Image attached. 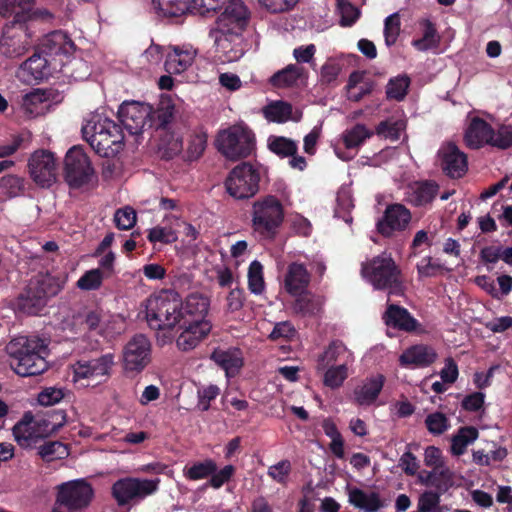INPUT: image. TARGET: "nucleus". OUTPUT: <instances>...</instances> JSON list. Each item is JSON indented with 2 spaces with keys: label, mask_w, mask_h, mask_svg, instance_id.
<instances>
[{
  "label": "nucleus",
  "mask_w": 512,
  "mask_h": 512,
  "mask_svg": "<svg viewBox=\"0 0 512 512\" xmlns=\"http://www.w3.org/2000/svg\"><path fill=\"white\" fill-rule=\"evenodd\" d=\"M39 454L43 459L49 461L55 458L61 459L68 456L69 450L67 445L60 441H49L39 447Z\"/></svg>",
  "instance_id": "obj_57"
},
{
  "label": "nucleus",
  "mask_w": 512,
  "mask_h": 512,
  "mask_svg": "<svg viewBox=\"0 0 512 512\" xmlns=\"http://www.w3.org/2000/svg\"><path fill=\"white\" fill-rule=\"evenodd\" d=\"M411 79L407 74H401L389 79L386 86V98L388 100L402 101L408 93Z\"/></svg>",
  "instance_id": "obj_43"
},
{
  "label": "nucleus",
  "mask_w": 512,
  "mask_h": 512,
  "mask_svg": "<svg viewBox=\"0 0 512 512\" xmlns=\"http://www.w3.org/2000/svg\"><path fill=\"white\" fill-rule=\"evenodd\" d=\"M383 320L387 326L405 332L416 331L420 326L418 320L406 308L397 304H388Z\"/></svg>",
  "instance_id": "obj_28"
},
{
  "label": "nucleus",
  "mask_w": 512,
  "mask_h": 512,
  "mask_svg": "<svg viewBox=\"0 0 512 512\" xmlns=\"http://www.w3.org/2000/svg\"><path fill=\"white\" fill-rule=\"evenodd\" d=\"M153 7L159 16L177 18L190 13L189 0H152Z\"/></svg>",
  "instance_id": "obj_35"
},
{
  "label": "nucleus",
  "mask_w": 512,
  "mask_h": 512,
  "mask_svg": "<svg viewBox=\"0 0 512 512\" xmlns=\"http://www.w3.org/2000/svg\"><path fill=\"white\" fill-rule=\"evenodd\" d=\"M454 485V473L449 467L444 466L435 469V477L433 478L432 487L440 495L445 494Z\"/></svg>",
  "instance_id": "obj_52"
},
{
  "label": "nucleus",
  "mask_w": 512,
  "mask_h": 512,
  "mask_svg": "<svg viewBox=\"0 0 512 512\" xmlns=\"http://www.w3.org/2000/svg\"><path fill=\"white\" fill-rule=\"evenodd\" d=\"M210 309V298L199 292L187 295L184 301L181 300V314L183 323L197 324L211 323L207 319Z\"/></svg>",
  "instance_id": "obj_20"
},
{
  "label": "nucleus",
  "mask_w": 512,
  "mask_h": 512,
  "mask_svg": "<svg viewBox=\"0 0 512 512\" xmlns=\"http://www.w3.org/2000/svg\"><path fill=\"white\" fill-rule=\"evenodd\" d=\"M441 496L433 490L424 491L418 499V512H436V508L440 504Z\"/></svg>",
  "instance_id": "obj_63"
},
{
  "label": "nucleus",
  "mask_w": 512,
  "mask_h": 512,
  "mask_svg": "<svg viewBox=\"0 0 512 512\" xmlns=\"http://www.w3.org/2000/svg\"><path fill=\"white\" fill-rule=\"evenodd\" d=\"M479 432L473 426L461 427L457 434L452 437L451 452L455 456H460L465 453L469 444L478 438Z\"/></svg>",
  "instance_id": "obj_40"
},
{
  "label": "nucleus",
  "mask_w": 512,
  "mask_h": 512,
  "mask_svg": "<svg viewBox=\"0 0 512 512\" xmlns=\"http://www.w3.org/2000/svg\"><path fill=\"white\" fill-rule=\"evenodd\" d=\"M400 17L398 13L389 15L384 22L385 44L390 47L394 45L400 34Z\"/></svg>",
  "instance_id": "obj_59"
},
{
  "label": "nucleus",
  "mask_w": 512,
  "mask_h": 512,
  "mask_svg": "<svg viewBox=\"0 0 512 512\" xmlns=\"http://www.w3.org/2000/svg\"><path fill=\"white\" fill-rule=\"evenodd\" d=\"M175 116V104L171 97H162L156 108L151 106L148 129H168Z\"/></svg>",
  "instance_id": "obj_30"
},
{
  "label": "nucleus",
  "mask_w": 512,
  "mask_h": 512,
  "mask_svg": "<svg viewBox=\"0 0 512 512\" xmlns=\"http://www.w3.org/2000/svg\"><path fill=\"white\" fill-rule=\"evenodd\" d=\"M195 56L196 51L192 48L174 47L166 56L165 70L169 74H180L192 65Z\"/></svg>",
  "instance_id": "obj_33"
},
{
  "label": "nucleus",
  "mask_w": 512,
  "mask_h": 512,
  "mask_svg": "<svg viewBox=\"0 0 512 512\" xmlns=\"http://www.w3.org/2000/svg\"><path fill=\"white\" fill-rule=\"evenodd\" d=\"M436 29L431 22H427L422 38L413 40L412 45L419 51H426L435 47L438 43L436 39Z\"/></svg>",
  "instance_id": "obj_62"
},
{
  "label": "nucleus",
  "mask_w": 512,
  "mask_h": 512,
  "mask_svg": "<svg viewBox=\"0 0 512 512\" xmlns=\"http://www.w3.org/2000/svg\"><path fill=\"white\" fill-rule=\"evenodd\" d=\"M405 121L400 119L388 118L381 121L375 128L378 136L391 141H397L400 138L401 132L405 129Z\"/></svg>",
  "instance_id": "obj_45"
},
{
  "label": "nucleus",
  "mask_w": 512,
  "mask_h": 512,
  "mask_svg": "<svg viewBox=\"0 0 512 512\" xmlns=\"http://www.w3.org/2000/svg\"><path fill=\"white\" fill-rule=\"evenodd\" d=\"M268 149L280 158H287L297 153L298 145L290 138L271 135L268 138Z\"/></svg>",
  "instance_id": "obj_42"
},
{
  "label": "nucleus",
  "mask_w": 512,
  "mask_h": 512,
  "mask_svg": "<svg viewBox=\"0 0 512 512\" xmlns=\"http://www.w3.org/2000/svg\"><path fill=\"white\" fill-rule=\"evenodd\" d=\"M92 497L93 489L85 480L69 481L58 486L56 505L79 510L87 507Z\"/></svg>",
  "instance_id": "obj_12"
},
{
  "label": "nucleus",
  "mask_w": 512,
  "mask_h": 512,
  "mask_svg": "<svg viewBox=\"0 0 512 512\" xmlns=\"http://www.w3.org/2000/svg\"><path fill=\"white\" fill-rule=\"evenodd\" d=\"M443 172L450 178L458 179L465 175L468 169L467 156L454 143H448L438 152Z\"/></svg>",
  "instance_id": "obj_21"
},
{
  "label": "nucleus",
  "mask_w": 512,
  "mask_h": 512,
  "mask_svg": "<svg viewBox=\"0 0 512 512\" xmlns=\"http://www.w3.org/2000/svg\"><path fill=\"white\" fill-rule=\"evenodd\" d=\"M151 361V343L143 334L133 336L123 350L126 371L141 372Z\"/></svg>",
  "instance_id": "obj_15"
},
{
  "label": "nucleus",
  "mask_w": 512,
  "mask_h": 512,
  "mask_svg": "<svg viewBox=\"0 0 512 512\" xmlns=\"http://www.w3.org/2000/svg\"><path fill=\"white\" fill-rule=\"evenodd\" d=\"M34 0H0V15L3 17L14 14L10 23L23 25L31 18V8Z\"/></svg>",
  "instance_id": "obj_32"
},
{
  "label": "nucleus",
  "mask_w": 512,
  "mask_h": 512,
  "mask_svg": "<svg viewBox=\"0 0 512 512\" xmlns=\"http://www.w3.org/2000/svg\"><path fill=\"white\" fill-rule=\"evenodd\" d=\"M114 222L118 229L129 230L136 223V212L133 208L126 206L118 209L114 215Z\"/></svg>",
  "instance_id": "obj_64"
},
{
  "label": "nucleus",
  "mask_w": 512,
  "mask_h": 512,
  "mask_svg": "<svg viewBox=\"0 0 512 512\" xmlns=\"http://www.w3.org/2000/svg\"><path fill=\"white\" fill-rule=\"evenodd\" d=\"M207 146V134L203 131L195 132L190 136L186 150L187 160L194 161L199 159Z\"/></svg>",
  "instance_id": "obj_53"
},
{
  "label": "nucleus",
  "mask_w": 512,
  "mask_h": 512,
  "mask_svg": "<svg viewBox=\"0 0 512 512\" xmlns=\"http://www.w3.org/2000/svg\"><path fill=\"white\" fill-rule=\"evenodd\" d=\"M374 135V131L368 129L364 124L357 123L352 128L343 132L342 138L345 148L357 149L367 139Z\"/></svg>",
  "instance_id": "obj_39"
},
{
  "label": "nucleus",
  "mask_w": 512,
  "mask_h": 512,
  "mask_svg": "<svg viewBox=\"0 0 512 512\" xmlns=\"http://www.w3.org/2000/svg\"><path fill=\"white\" fill-rule=\"evenodd\" d=\"M30 176L42 188H49L57 181V161L48 150L35 151L28 162Z\"/></svg>",
  "instance_id": "obj_13"
},
{
  "label": "nucleus",
  "mask_w": 512,
  "mask_h": 512,
  "mask_svg": "<svg viewBox=\"0 0 512 512\" xmlns=\"http://www.w3.org/2000/svg\"><path fill=\"white\" fill-rule=\"evenodd\" d=\"M0 191L10 198L17 197L24 191V180L16 175L0 178Z\"/></svg>",
  "instance_id": "obj_56"
},
{
  "label": "nucleus",
  "mask_w": 512,
  "mask_h": 512,
  "mask_svg": "<svg viewBox=\"0 0 512 512\" xmlns=\"http://www.w3.org/2000/svg\"><path fill=\"white\" fill-rule=\"evenodd\" d=\"M261 9L272 15L293 11L300 0H257Z\"/></svg>",
  "instance_id": "obj_50"
},
{
  "label": "nucleus",
  "mask_w": 512,
  "mask_h": 512,
  "mask_svg": "<svg viewBox=\"0 0 512 512\" xmlns=\"http://www.w3.org/2000/svg\"><path fill=\"white\" fill-rule=\"evenodd\" d=\"M160 479L125 477L113 483L111 494L119 506L137 504L159 489Z\"/></svg>",
  "instance_id": "obj_9"
},
{
  "label": "nucleus",
  "mask_w": 512,
  "mask_h": 512,
  "mask_svg": "<svg viewBox=\"0 0 512 512\" xmlns=\"http://www.w3.org/2000/svg\"><path fill=\"white\" fill-rule=\"evenodd\" d=\"M105 273L100 268L86 271L77 281L76 285L83 291L98 290L103 283Z\"/></svg>",
  "instance_id": "obj_49"
},
{
  "label": "nucleus",
  "mask_w": 512,
  "mask_h": 512,
  "mask_svg": "<svg viewBox=\"0 0 512 512\" xmlns=\"http://www.w3.org/2000/svg\"><path fill=\"white\" fill-rule=\"evenodd\" d=\"M11 367L21 377L36 376L48 369V347L38 337H20L7 344Z\"/></svg>",
  "instance_id": "obj_1"
},
{
  "label": "nucleus",
  "mask_w": 512,
  "mask_h": 512,
  "mask_svg": "<svg viewBox=\"0 0 512 512\" xmlns=\"http://www.w3.org/2000/svg\"><path fill=\"white\" fill-rule=\"evenodd\" d=\"M304 71V68L297 64H289L282 70L274 73L270 78V83L277 88L292 87L297 85Z\"/></svg>",
  "instance_id": "obj_36"
},
{
  "label": "nucleus",
  "mask_w": 512,
  "mask_h": 512,
  "mask_svg": "<svg viewBox=\"0 0 512 512\" xmlns=\"http://www.w3.org/2000/svg\"><path fill=\"white\" fill-rule=\"evenodd\" d=\"M209 36L214 39L216 52L222 62H234L244 55L242 34L234 37L232 31L226 33L216 28L210 30Z\"/></svg>",
  "instance_id": "obj_19"
},
{
  "label": "nucleus",
  "mask_w": 512,
  "mask_h": 512,
  "mask_svg": "<svg viewBox=\"0 0 512 512\" xmlns=\"http://www.w3.org/2000/svg\"><path fill=\"white\" fill-rule=\"evenodd\" d=\"M210 359L225 371L228 378L237 376L244 366L243 352L238 347L215 348L210 354Z\"/></svg>",
  "instance_id": "obj_23"
},
{
  "label": "nucleus",
  "mask_w": 512,
  "mask_h": 512,
  "mask_svg": "<svg viewBox=\"0 0 512 512\" xmlns=\"http://www.w3.org/2000/svg\"><path fill=\"white\" fill-rule=\"evenodd\" d=\"M178 325L183 328V331L177 337L176 345L182 351H190L197 347L212 329L211 323H200L197 325L181 322Z\"/></svg>",
  "instance_id": "obj_27"
},
{
  "label": "nucleus",
  "mask_w": 512,
  "mask_h": 512,
  "mask_svg": "<svg viewBox=\"0 0 512 512\" xmlns=\"http://www.w3.org/2000/svg\"><path fill=\"white\" fill-rule=\"evenodd\" d=\"M74 44L67 40V37L60 33L54 32L49 34L42 43V52L47 56H58L67 54Z\"/></svg>",
  "instance_id": "obj_38"
},
{
  "label": "nucleus",
  "mask_w": 512,
  "mask_h": 512,
  "mask_svg": "<svg viewBox=\"0 0 512 512\" xmlns=\"http://www.w3.org/2000/svg\"><path fill=\"white\" fill-rule=\"evenodd\" d=\"M493 135V127L484 119L475 117L471 120L464 139L469 148L479 149L486 144L491 146Z\"/></svg>",
  "instance_id": "obj_26"
},
{
  "label": "nucleus",
  "mask_w": 512,
  "mask_h": 512,
  "mask_svg": "<svg viewBox=\"0 0 512 512\" xmlns=\"http://www.w3.org/2000/svg\"><path fill=\"white\" fill-rule=\"evenodd\" d=\"M338 8L341 15L340 25L342 27H351L360 17V10L349 1L338 0Z\"/></svg>",
  "instance_id": "obj_60"
},
{
  "label": "nucleus",
  "mask_w": 512,
  "mask_h": 512,
  "mask_svg": "<svg viewBox=\"0 0 512 512\" xmlns=\"http://www.w3.org/2000/svg\"><path fill=\"white\" fill-rule=\"evenodd\" d=\"M115 365L112 353L103 354L93 359H79L72 365L74 380L91 379L97 383L106 382Z\"/></svg>",
  "instance_id": "obj_11"
},
{
  "label": "nucleus",
  "mask_w": 512,
  "mask_h": 512,
  "mask_svg": "<svg viewBox=\"0 0 512 512\" xmlns=\"http://www.w3.org/2000/svg\"><path fill=\"white\" fill-rule=\"evenodd\" d=\"M491 146L501 150L512 147V125L502 124L497 131L494 130Z\"/></svg>",
  "instance_id": "obj_61"
},
{
  "label": "nucleus",
  "mask_w": 512,
  "mask_h": 512,
  "mask_svg": "<svg viewBox=\"0 0 512 512\" xmlns=\"http://www.w3.org/2000/svg\"><path fill=\"white\" fill-rule=\"evenodd\" d=\"M47 436L58 431L67 421V415L63 409H52L47 413V418L40 419Z\"/></svg>",
  "instance_id": "obj_54"
},
{
  "label": "nucleus",
  "mask_w": 512,
  "mask_h": 512,
  "mask_svg": "<svg viewBox=\"0 0 512 512\" xmlns=\"http://www.w3.org/2000/svg\"><path fill=\"white\" fill-rule=\"evenodd\" d=\"M259 169L250 162L236 165L225 180L227 193L236 200L252 198L259 191Z\"/></svg>",
  "instance_id": "obj_8"
},
{
  "label": "nucleus",
  "mask_w": 512,
  "mask_h": 512,
  "mask_svg": "<svg viewBox=\"0 0 512 512\" xmlns=\"http://www.w3.org/2000/svg\"><path fill=\"white\" fill-rule=\"evenodd\" d=\"M349 503L364 512H377L383 507L379 493H366L358 487L348 489Z\"/></svg>",
  "instance_id": "obj_34"
},
{
  "label": "nucleus",
  "mask_w": 512,
  "mask_h": 512,
  "mask_svg": "<svg viewBox=\"0 0 512 512\" xmlns=\"http://www.w3.org/2000/svg\"><path fill=\"white\" fill-rule=\"evenodd\" d=\"M13 435L22 447L37 444L39 439L47 436L40 420H36L31 412H26L22 419L13 427Z\"/></svg>",
  "instance_id": "obj_22"
},
{
  "label": "nucleus",
  "mask_w": 512,
  "mask_h": 512,
  "mask_svg": "<svg viewBox=\"0 0 512 512\" xmlns=\"http://www.w3.org/2000/svg\"><path fill=\"white\" fill-rule=\"evenodd\" d=\"M217 464L213 459H205L201 462H195L190 467H185L183 470L184 476L192 481L205 479L210 477L213 472H216Z\"/></svg>",
  "instance_id": "obj_44"
},
{
  "label": "nucleus",
  "mask_w": 512,
  "mask_h": 512,
  "mask_svg": "<svg viewBox=\"0 0 512 512\" xmlns=\"http://www.w3.org/2000/svg\"><path fill=\"white\" fill-rule=\"evenodd\" d=\"M411 212L403 204L388 205L381 219L378 220L377 231L384 237H391L394 232L405 230L411 221Z\"/></svg>",
  "instance_id": "obj_18"
},
{
  "label": "nucleus",
  "mask_w": 512,
  "mask_h": 512,
  "mask_svg": "<svg viewBox=\"0 0 512 512\" xmlns=\"http://www.w3.org/2000/svg\"><path fill=\"white\" fill-rule=\"evenodd\" d=\"M293 107L290 103L284 101H276L264 109L265 117L276 123L287 122L292 115Z\"/></svg>",
  "instance_id": "obj_47"
},
{
  "label": "nucleus",
  "mask_w": 512,
  "mask_h": 512,
  "mask_svg": "<svg viewBox=\"0 0 512 512\" xmlns=\"http://www.w3.org/2000/svg\"><path fill=\"white\" fill-rule=\"evenodd\" d=\"M64 284V279L50 273L35 275L17 297L18 309L28 315H39L48 301L60 293Z\"/></svg>",
  "instance_id": "obj_3"
},
{
  "label": "nucleus",
  "mask_w": 512,
  "mask_h": 512,
  "mask_svg": "<svg viewBox=\"0 0 512 512\" xmlns=\"http://www.w3.org/2000/svg\"><path fill=\"white\" fill-rule=\"evenodd\" d=\"M347 353V348L344 343L340 340L332 341L323 354L320 355L318 360V366L321 369H325L329 365L334 364L339 358Z\"/></svg>",
  "instance_id": "obj_48"
},
{
  "label": "nucleus",
  "mask_w": 512,
  "mask_h": 512,
  "mask_svg": "<svg viewBox=\"0 0 512 512\" xmlns=\"http://www.w3.org/2000/svg\"><path fill=\"white\" fill-rule=\"evenodd\" d=\"M437 359V353L431 346L416 344L408 347L399 357L403 367H428Z\"/></svg>",
  "instance_id": "obj_25"
},
{
  "label": "nucleus",
  "mask_w": 512,
  "mask_h": 512,
  "mask_svg": "<svg viewBox=\"0 0 512 512\" xmlns=\"http://www.w3.org/2000/svg\"><path fill=\"white\" fill-rule=\"evenodd\" d=\"M285 209L275 195L259 197L252 204L251 227L265 240H274L284 223Z\"/></svg>",
  "instance_id": "obj_5"
},
{
  "label": "nucleus",
  "mask_w": 512,
  "mask_h": 512,
  "mask_svg": "<svg viewBox=\"0 0 512 512\" xmlns=\"http://www.w3.org/2000/svg\"><path fill=\"white\" fill-rule=\"evenodd\" d=\"M151 105L137 101L124 102L118 110V119L131 135H138L148 128Z\"/></svg>",
  "instance_id": "obj_14"
},
{
  "label": "nucleus",
  "mask_w": 512,
  "mask_h": 512,
  "mask_svg": "<svg viewBox=\"0 0 512 512\" xmlns=\"http://www.w3.org/2000/svg\"><path fill=\"white\" fill-rule=\"evenodd\" d=\"M48 60L39 54L29 57L24 63L23 68L27 70L35 79H43L49 73L47 68Z\"/></svg>",
  "instance_id": "obj_55"
},
{
  "label": "nucleus",
  "mask_w": 512,
  "mask_h": 512,
  "mask_svg": "<svg viewBox=\"0 0 512 512\" xmlns=\"http://www.w3.org/2000/svg\"><path fill=\"white\" fill-rule=\"evenodd\" d=\"M385 383L382 374L367 377L353 390V402L358 406L372 405L380 395Z\"/></svg>",
  "instance_id": "obj_24"
},
{
  "label": "nucleus",
  "mask_w": 512,
  "mask_h": 512,
  "mask_svg": "<svg viewBox=\"0 0 512 512\" xmlns=\"http://www.w3.org/2000/svg\"><path fill=\"white\" fill-rule=\"evenodd\" d=\"M323 301L320 297L311 295L307 291L296 295L293 309L302 316H316L322 311Z\"/></svg>",
  "instance_id": "obj_37"
},
{
  "label": "nucleus",
  "mask_w": 512,
  "mask_h": 512,
  "mask_svg": "<svg viewBox=\"0 0 512 512\" xmlns=\"http://www.w3.org/2000/svg\"><path fill=\"white\" fill-rule=\"evenodd\" d=\"M347 377L348 367L346 362L338 366L331 365L324 374V384L331 389H337L342 386Z\"/></svg>",
  "instance_id": "obj_51"
},
{
  "label": "nucleus",
  "mask_w": 512,
  "mask_h": 512,
  "mask_svg": "<svg viewBox=\"0 0 512 512\" xmlns=\"http://www.w3.org/2000/svg\"><path fill=\"white\" fill-rule=\"evenodd\" d=\"M310 283V273L305 265L298 262H292L288 265L284 277V288L292 296L302 294L306 291Z\"/></svg>",
  "instance_id": "obj_29"
},
{
  "label": "nucleus",
  "mask_w": 512,
  "mask_h": 512,
  "mask_svg": "<svg viewBox=\"0 0 512 512\" xmlns=\"http://www.w3.org/2000/svg\"><path fill=\"white\" fill-rule=\"evenodd\" d=\"M361 273L376 290H385L388 296H403L405 286L401 271L392 257L382 254L362 263Z\"/></svg>",
  "instance_id": "obj_6"
},
{
  "label": "nucleus",
  "mask_w": 512,
  "mask_h": 512,
  "mask_svg": "<svg viewBox=\"0 0 512 512\" xmlns=\"http://www.w3.org/2000/svg\"><path fill=\"white\" fill-rule=\"evenodd\" d=\"M146 319L155 330L172 329L182 322L181 297L178 292L163 289L146 301Z\"/></svg>",
  "instance_id": "obj_4"
},
{
  "label": "nucleus",
  "mask_w": 512,
  "mask_h": 512,
  "mask_svg": "<svg viewBox=\"0 0 512 512\" xmlns=\"http://www.w3.org/2000/svg\"><path fill=\"white\" fill-rule=\"evenodd\" d=\"M61 71L64 75L75 81L85 80L91 75V68L88 62L78 57L67 58L62 64Z\"/></svg>",
  "instance_id": "obj_41"
},
{
  "label": "nucleus",
  "mask_w": 512,
  "mask_h": 512,
  "mask_svg": "<svg viewBox=\"0 0 512 512\" xmlns=\"http://www.w3.org/2000/svg\"><path fill=\"white\" fill-rule=\"evenodd\" d=\"M255 147V134L247 126L233 125L217 136L218 151L232 161L247 158Z\"/></svg>",
  "instance_id": "obj_7"
},
{
  "label": "nucleus",
  "mask_w": 512,
  "mask_h": 512,
  "mask_svg": "<svg viewBox=\"0 0 512 512\" xmlns=\"http://www.w3.org/2000/svg\"><path fill=\"white\" fill-rule=\"evenodd\" d=\"M82 134L100 157H114L122 149L124 135L121 127L101 114H94L86 121Z\"/></svg>",
  "instance_id": "obj_2"
},
{
  "label": "nucleus",
  "mask_w": 512,
  "mask_h": 512,
  "mask_svg": "<svg viewBox=\"0 0 512 512\" xmlns=\"http://www.w3.org/2000/svg\"><path fill=\"white\" fill-rule=\"evenodd\" d=\"M425 425L433 435H441L450 427L449 419L444 413L438 411L426 416Z\"/></svg>",
  "instance_id": "obj_58"
},
{
  "label": "nucleus",
  "mask_w": 512,
  "mask_h": 512,
  "mask_svg": "<svg viewBox=\"0 0 512 512\" xmlns=\"http://www.w3.org/2000/svg\"><path fill=\"white\" fill-rule=\"evenodd\" d=\"M26 24L6 23L0 38V53L7 58L22 56L28 50Z\"/></svg>",
  "instance_id": "obj_17"
},
{
  "label": "nucleus",
  "mask_w": 512,
  "mask_h": 512,
  "mask_svg": "<svg viewBox=\"0 0 512 512\" xmlns=\"http://www.w3.org/2000/svg\"><path fill=\"white\" fill-rule=\"evenodd\" d=\"M250 13L242 0H229L217 19V29L232 31V35L242 34L249 21Z\"/></svg>",
  "instance_id": "obj_16"
},
{
  "label": "nucleus",
  "mask_w": 512,
  "mask_h": 512,
  "mask_svg": "<svg viewBox=\"0 0 512 512\" xmlns=\"http://www.w3.org/2000/svg\"><path fill=\"white\" fill-rule=\"evenodd\" d=\"M438 189L433 181L415 182L406 192V201L416 207L425 206L435 199Z\"/></svg>",
  "instance_id": "obj_31"
},
{
  "label": "nucleus",
  "mask_w": 512,
  "mask_h": 512,
  "mask_svg": "<svg viewBox=\"0 0 512 512\" xmlns=\"http://www.w3.org/2000/svg\"><path fill=\"white\" fill-rule=\"evenodd\" d=\"M95 176L89 157L79 146L71 147L64 159V179L71 189L88 186Z\"/></svg>",
  "instance_id": "obj_10"
},
{
  "label": "nucleus",
  "mask_w": 512,
  "mask_h": 512,
  "mask_svg": "<svg viewBox=\"0 0 512 512\" xmlns=\"http://www.w3.org/2000/svg\"><path fill=\"white\" fill-rule=\"evenodd\" d=\"M248 289L252 294L261 295L265 290L263 265L254 260L248 267Z\"/></svg>",
  "instance_id": "obj_46"
}]
</instances>
